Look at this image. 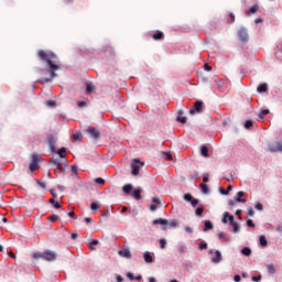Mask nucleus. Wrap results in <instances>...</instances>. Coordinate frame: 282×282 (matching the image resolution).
Segmentation results:
<instances>
[{"instance_id":"obj_46","label":"nucleus","mask_w":282,"mask_h":282,"mask_svg":"<svg viewBox=\"0 0 282 282\" xmlns=\"http://www.w3.org/2000/svg\"><path fill=\"white\" fill-rule=\"evenodd\" d=\"M160 246H161L162 250H164L166 248V239H161Z\"/></svg>"},{"instance_id":"obj_37","label":"nucleus","mask_w":282,"mask_h":282,"mask_svg":"<svg viewBox=\"0 0 282 282\" xmlns=\"http://www.w3.org/2000/svg\"><path fill=\"white\" fill-rule=\"evenodd\" d=\"M199 188L202 189V192L206 195L208 194V185L206 184H200Z\"/></svg>"},{"instance_id":"obj_34","label":"nucleus","mask_w":282,"mask_h":282,"mask_svg":"<svg viewBox=\"0 0 282 282\" xmlns=\"http://www.w3.org/2000/svg\"><path fill=\"white\" fill-rule=\"evenodd\" d=\"M195 215H197V217H202V215H204V207L196 208Z\"/></svg>"},{"instance_id":"obj_33","label":"nucleus","mask_w":282,"mask_h":282,"mask_svg":"<svg viewBox=\"0 0 282 282\" xmlns=\"http://www.w3.org/2000/svg\"><path fill=\"white\" fill-rule=\"evenodd\" d=\"M67 152V150L65 148H61L57 151V155H59V158H65V153Z\"/></svg>"},{"instance_id":"obj_9","label":"nucleus","mask_w":282,"mask_h":282,"mask_svg":"<svg viewBox=\"0 0 282 282\" xmlns=\"http://www.w3.org/2000/svg\"><path fill=\"white\" fill-rule=\"evenodd\" d=\"M86 133H88L93 140H100V131L94 127H88Z\"/></svg>"},{"instance_id":"obj_58","label":"nucleus","mask_w":282,"mask_h":282,"mask_svg":"<svg viewBox=\"0 0 282 282\" xmlns=\"http://www.w3.org/2000/svg\"><path fill=\"white\" fill-rule=\"evenodd\" d=\"M234 281H235V282L241 281V275L236 274V275L234 276Z\"/></svg>"},{"instance_id":"obj_3","label":"nucleus","mask_w":282,"mask_h":282,"mask_svg":"<svg viewBox=\"0 0 282 282\" xmlns=\"http://www.w3.org/2000/svg\"><path fill=\"white\" fill-rule=\"evenodd\" d=\"M39 162H41V155L32 154L31 163H30V166H29L31 172L39 171V169H41V165H39Z\"/></svg>"},{"instance_id":"obj_6","label":"nucleus","mask_w":282,"mask_h":282,"mask_svg":"<svg viewBox=\"0 0 282 282\" xmlns=\"http://www.w3.org/2000/svg\"><path fill=\"white\" fill-rule=\"evenodd\" d=\"M47 142L51 149V153H56V143L58 142V137L54 134H48Z\"/></svg>"},{"instance_id":"obj_52","label":"nucleus","mask_w":282,"mask_h":282,"mask_svg":"<svg viewBox=\"0 0 282 282\" xmlns=\"http://www.w3.org/2000/svg\"><path fill=\"white\" fill-rule=\"evenodd\" d=\"M256 209H257V210H263V204L257 203V204H256Z\"/></svg>"},{"instance_id":"obj_18","label":"nucleus","mask_w":282,"mask_h":282,"mask_svg":"<svg viewBox=\"0 0 282 282\" xmlns=\"http://www.w3.org/2000/svg\"><path fill=\"white\" fill-rule=\"evenodd\" d=\"M94 91H96V86H94V84L86 85V94H87V96H89L90 94H94Z\"/></svg>"},{"instance_id":"obj_41","label":"nucleus","mask_w":282,"mask_h":282,"mask_svg":"<svg viewBox=\"0 0 282 282\" xmlns=\"http://www.w3.org/2000/svg\"><path fill=\"white\" fill-rule=\"evenodd\" d=\"M95 184L104 185L105 184V178H102V177L95 178Z\"/></svg>"},{"instance_id":"obj_63","label":"nucleus","mask_w":282,"mask_h":282,"mask_svg":"<svg viewBox=\"0 0 282 282\" xmlns=\"http://www.w3.org/2000/svg\"><path fill=\"white\" fill-rule=\"evenodd\" d=\"M203 182H204V184L208 183V174H205L203 176Z\"/></svg>"},{"instance_id":"obj_20","label":"nucleus","mask_w":282,"mask_h":282,"mask_svg":"<svg viewBox=\"0 0 282 282\" xmlns=\"http://www.w3.org/2000/svg\"><path fill=\"white\" fill-rule=\"evenodd\" d=\"M258 11H259V6L254 4V6H252V7L247 11V15L250 17V14H257Z\"/></svg>"},{"instance_id":"obj_2","label":"nucleus","mask_w":282,"mask_h":282,"mask_svg":"<svg viewBox=\"0 0 282 282\" xmlns=\"http://www.w3.org/2000/svg\"><path fill=\"white\" fill-rule=\"evenodd\" d=\"M56 257L58 256L52 250H45L44 252L37 251L33 253V259H43L44 261L48 262L56 261Z\"/></svg>"},{"instance_id":"obj_25","label":"nucleus","mask_w":282,"mask_h":282,"mask_svg":"<svg viewBox=\"0 0 282 282\" xmlns=\"http://www.w3.org/2000/svg\"><path fill=\"white\" fill-rule=\"evenodd\" d=\"M230 217H232V215H230L228 212H226L221 219L223 224H228V219L230 220Z\"/></svg>"},{"instance_id":"obj_22","label":"nucleus","mask_w":282,"mask_h":282,"mask_svg":"<svg viewBox=\"0 0 282 282\" xmlns=\"http://www.w3.org/2000/svg\"><path fill=\"white\" fill-rule=\"evenodd\" d=\"M241 254L245 257H250L252 254V250L249 247H245L241 249Z\"/></svg>"},{"instance_id":"obj_42","label":"nucleus","mask_w":282,"mask_h":282,"mask_svg":"<svg viewBox=\"0 0 282 282\" xmlns=\"http://www.w3.org/2000/svg\"><path fill=\"white\" fill-rule=\"evenodd\" d=\"M170 228H177V220H171L170 223L167 221Z\"/></svg>"},{"instance_id":"obj_39","label":"nucleus","mask_w":282,"mask_h":282,"mask_svg":"<svg viewBox=\"0 0 282 282\" xmlns=\"http://www.w3.org/2000/svg\"><path fill=\"white\" fill-rule=\"evenodd\" d=\"M98 243H99L98 240H93V241L89 243L90 250H96V248H94V246H98Z\"/></svg>"},{"instance_id":"obj_36","label":"nucleus","mask_w":282,"mask_h":282,"mask_svg":"<svg viewBox=\"0 0 282 282\" xmlns=\"http://www.w3.org/2000/svg\"><path fill=\"white\" fill-rule=\"evenodd\" d=\"M47 219L48 221H52V223L58 221V215L53 214L52 216H48Z\"/></svg>"},{"instance_id":"obj_27","label":"nucleus","mask_w":282,"mask_h":282,"mask_svg":"<svg viewBox=\"0 0 282 282\" xmlns=\"http://www.w3.org/2000/svg\"><path fill=\"white\" fill-rule=\"evenodd\" d=\"M90 210H100V204L99 203H91L90 204Z\"/></svg>"},{"instance_id":"obj_53","label":"nucleus","mask_w":282,"mask_h":282,"mask_svg":"<svg viewBox=\"0 0 282 282\" xmlns=\"http://www.w3.org/2000/svg\"><path fill=\"white\" fill-rule=\"evenodd\" d=\"M150 210L152 213H155V210H158V205H155V204L150 205Z\"/></svg>"},{"instance_id":"obj_49","label":"nucleus","mask_w":282,"mask_h":282,"mask_svg":"<svg viewBox=\"0 0 282 282\" xmlns=\"http://www.w3.org/2000/svg\"><path fill=\"white\" fill-rule=\"evenodd\" d=\"M206 248H208V243H206V242L199 243V250H206Z\"/></svg>"},{"instance_id":"obj_38","label":"nucleus","mask_w":282,"mask_h":282,"mask_svg":"<svg viewBox=\"0 0 282 282\" xmlns=\"http://www.w3.org/2000/svg\"><path fill=\"white\" fill-rule=\"evenodd\" d=\"M83 139V133L82 132H76L73 134V140H82Z\"/></svg>"},{"instance_id":"obj_29","label":"nucleus","mask_w":282,"mask_h":282,"mask_svg":"<svg viewBox=\"0 0 282 282\" xmlns=\"http://www.w3.org/2000/svg\"><path fill=\"white\" fill-rule=\"evenodd\" d=\"M206 230H213V223H210V220L205 221L204 231L206 232Z\"/></svg>"},{"instance_id":"obj_57","label":"nucleus","mask_w":282,"mask_h":282,"mask_svg":"<svg viewBox=\"0 0 282 282\" xmlns=\"http://www.w3.org/2000/svg\"><path fill=\"white\" fill-rule=\"evenodd\" d=\"M127 276L130 279V281H133L135 279V276H133V273L128 272Z\"/></svg>"},{"instance_id":"obj_40","label":"nucleus","mask_w":282,"mask_h":282,"mask_svg":"<svg viewBox=\"0 0 282 282\" xmlns=\"http://www.w3.org/2000/svg\"><path fill=\"white\" fill-rule=\"evenodd\" d=\"M70 171H72L73 175H78V166L72 165Z\"/></svg>"},{"instance_id":"obj_64","label":"nucleus","mask_w":282,"mask_h":282,"mask_svg":"<svg viewBox=\"0 0 282 282\" xmlns=\"http://www.w3.org/2000/svg\"><path fill=\"white\" fill-rule=\"evenodd\" d=\"M123 279H122V275H117V282H122Z\"/></svg>"},{"instance_id":"obj_4","label":"nucleus","mask_w":282,"mask_h":282,"mask_svg":"<svg viewBox=\"0 0 282 282\" xmlns=\"http://www.w3.org/2000/svg\"><path fill=\"white\" fill-rule=\"evenodd\" d=\"M144 166V162H141L140 160L138 159H133L132 160V163H131V169H132V172L131 174L132 175H140V169Z\"/></svg>"},{"instance_id":"obj_31","label":"nucleus","mask_w":282,"mask_h":282,"mask_svg":"<svg viewBox=\"0 0 282 282\" xmlns=\"http://www.w3.org/2000/svg\"><path fill=\"white\" fill-rule=\"evenodd\" d=\"M50 204H53L54 208H61V203L56 202L54 198H50Z\"/></svg>"},{"instance_id":"obj_16","label":"nucleus","mask_w":282,"mask_h":282,"mask_svg":"<svg viewBox=\"0 0 282 282\" xmlns=\"http://www.w3.org/2000/svg\"><path fill=\"white\" fill-rule=\"evenodd\" d=\"M153 224H154V226H158L159 224L161 226H169V220L163 219V218H159V219H154Z\"/></svg>"},{"instance_id":"obj_35","label":"nucleus","mask_w":282,"mask_h":282,"mask_svg":"<svg viewBox=\"0 0 282 282\" xmlns=\"http://www.w3.org/2000/svg\"><path fill=\"white\" fill-rule=\"evenodd\" d=\"M268 113H270V110L263 109V110H261V112L259 113V118L263 119V118H265V116H268Z\"/></svg>"},{"instance_id":"obj_26","label":"nucleus","mask_w":282,"mask_h":282,"mask_svg":"<svg viewBox=\"0 0 282 282\" xmlns=\"http://www.w3.org/2000/svg\"><path fill=\"white\" fill-rule=\"evenodd\" d=\"M230 191H232V185H228V187L226 189L220 188L221 195H228V193H230Z\"/></svg>"},{"instance_id":"obj_5","label":"nucleus","mask_w":282,"mask_h":282,"mask_svg":"<svg viewBox=\"0 0 282 282\" xmlns=\"http://www.w3.org/2000/svg\"><path fill=\"white\" fill-rule=\"evenodd\" d=\"M204 111V101H195L192 109H189V115L195 116V113H202Z\"/></svg>"},{"instance_id":"obj_47","label":"nucleus","mask_w":282,"mask_h":282,"mask_svg":"<svg viewBox=\"0 0 282 282\" xmlns=\"http://www.w3.org/2000/svg\"><path fill=\"white\" fill-rule=\"evenodd\" d=\"M247 215L249 217H254V209H252V207L248 208Z\"/></svg>"},{"instance_id":"obj_15","label":"nucleus","mask_w":282,"mask_h":282,"mask_svg":"<svg viewBox=\"0 0 282 282\" xmlns=\"http://www.w3.org/2000/svg\"><path fill=\"white\" fill-rule=\"evenodd\" d=\"M133 197L137 200L142 199V187H139V188L134 189Z\"/></svg>"},{"instance_id":"obj_8","label":"nucleus","mask_w":282,"mask_h":282,"mask_svg":"<svg viewBox=\"0 0 282 282\" xmlns=\"http://www.w3.org/2000/svg\"><path fill=\"white\" fill-rule=\"evenodd\" d=\"M268 149L270 153H282V142L269 143Z\"/></svg>"},{"instance_id":"obj_30","label":"nucleus","mask_w":282,"mask_h":282,"mask_svg":"<svg viewBox=\"0 0 282 282\" xmlns=\"http://www.w3.org/2000/svg\"><path fill=\"white\" fill-rule=\"evenodd\" d=\"M259 241H260V246H263V247L268 246V240L265 239V236L263 235L260 236Z\"/></svg>"},{"instance_id":"obj_7","label":"nucleus","mask_w":282,"mask_h":282,"mask_svg":"<svg viewBox=\"0 0 282 282\" xmlns=\"http://www.w3.org/2000/svg\"><path fill=\"white\" fill-rule=\"evenodd\" d=\"M238 37L239 41H241V43H248V41L250 40V35L248 34V29L246 28H240L238 31Z\"/></svg>"},{"instance_id":"obj_43","label":"nucleus","mask_w":282,"mask_h":282,"mask_svg":"<svg viewBox=\"0 0 282 282\" xmlns=\"http://www.w3.org/2000/svg\"><path fill=\"white\" fill-rule=\"evenodd\" d=\"M252 124H253V121H252V120H247V121L245 122V129H250V127H252Z\"/></svg>"},{"instance_id":"obj_55","label":"nucleus","mask_w":282,"mask_h":282,"mask_svg":"<svg viewBox=\"0 0 282 282\" xmlns=\"http://www.w3.org/2000/svg\"><path fill=\"white\" fill-rule=\"evenodd\" d=\"M251 280L254 282H259V281H261V275H254L251 278Z\"/></svg>"},{"instance_id":"obj_19","label":"nucleus","mask_w":282,"mask_h":282,"mask_svg":"<svg viewBox=\"0 0 282 282\" xmlns=\"http://www.w3.org/2000/svg\"><path fill=\"white\" fill-rule=\"evenodd\" d=\"M237 195L238 196L236 198V202L241 203V204H246L247 200L245 198H241V197H243V195H246V193L240 191V192H238Z\"/></svg>"},{"instance_id":"obj_59","label":"nucleus","mask_w":282,"mask_h":282,"mask_svg":"<svg viewBox=\"0 0 282 282\" xmlns=\"http://www.w3.org/2000/svg\"><path fill=\"white\" fill-rule=\"evenodd\" d=\"M37 184L41 186V188H46L45 182L37 181Z\"/></svg>"},{"instance_id":"obj_13","label":"nucleus","mask_w":282,"mask_h":282,"mask_svg":"<svg viewBox=\"0 0 282 282\" xmlns=\"http://www.w3.org/2000/svg\"><path fill=\"white\" fill-rule=\"evenodd\" d=\"M52 163H53V166H55V169H57L62 173L65 172V169L63 167V163H61V161H58V159H53Z\"/></svg>"},{"instance_id":"obj_56","label":"nucleus","mask_w":282,"mask_h":282,"mask_svg":"<svg viewBox=\"0 0 282 282\" xmlns=\"http://www.w3.org/2000/svg\"><path fill=\"white\" fill-rule=\"evenodd\" d=\"M152 202H153V204H162V200H160L159 197H153Z\"/></svg>"},{"instance_id":"obj_12","label":"nucleus","mask_w":282,"mask_h":282,"mask_svg":"<svg viewBox=\"0 0 282 282\" xmlns=\"http://www.w3.org/2000/svg\"><path fill=\"white\" fill-rule=\"evenodd\" d=\"M153 41H164V32L155 31L152 35Z\"/></svg>"},{"instance_id":"obj_48","label":"nucleus","mask_w":282,"mask_h":282,"mask_svg":"<svg viewBox=\"0 0 282 282\" xmlns=\"http://www.w3.org/2000/svg\"><path fill=\"white\" fill-rule=\"evenodd\" d=\"M247 226H248V228H254V221H252V219H248Z\"/></svg>"},{"instance_id":"obj_51","label":"nucleus","mask_w":282,"mask_h":282,"mask_svg":"<svg viewBox=\"0 0 282 282\" xmlns=\"http://www.w3.org/2000/svg\"><path fill=\"white\" fill-rule=\"evenodd\" d=\"M178 122H181L182 124H186V117H177Z\"/></svg>"},{"instance_id":"obj_14","label":"nucleus","mask_w":282,"mask_h":282,"mask_svg":"<svg viewBox=\"0 0 282 282\" xmlns=\"http://www.w3.org/2000/svg\"><path fill=\"white\" fill-rule=\"evenodd\" d=\"M212 263H221V252L219 250L215 251V257L212 258Z\"/></svg>"},{"instance_id":"obj_54","label":"nucleus","mask_w":282,"mask_h":282,"mask_svg":"<svg viewBox=\"0 0 282 282\" xmlns=\"http://www.w3.org/2000/svg\"><path fill=\"white\" fill-rule=\"evenodd\" d=\"M204 69H205L206 72H213V67H212L210 65H208V64H205V65H204Z\"/></svg>"},{"instance_id":"obj_28","label":"nucleus","mask_w":282,"mask_h":282,"mask_svg":"<svg viewBox=\"0 0 282 282\" xmlns=\"http://www.w3.org/2000/svg\"><path fill=\"white\" fill-rule=\"evenodd\" d=\"M267 270L269 274H274L276 272V269L274 268V264L267 265Z\"/></svg>"},{"instance_id":"obj_44","label":"nucleus","mask_w":282,"mask_h":282,"mask_svg":"<svg viewBox=\"0 0 282 282\" xmlns=\"http://www.w3.org/2000/svg\"><path fill=\"white\" fill-rule=\"evenodd\" d=\"M184 199H185V202H192V199H193V195H191V194H184Z\"/></svg>"},{"instance_id":"obj_32","label":"nucleus","mask_w":282,"mask_h":282,"mask_svg":"<svg viewBox=\"0 0 282 282\" xmlns=\"http://www.w3.org/2000/svg\"><path fill=\"white\" fill-rule=\"evenodd\" d=\"M163 155L167 162H173V155L169 152H163Z\"/></svg>"},{"instance_id":"obj_61","label":"nucleus","mask_w":282,"mask_h":282,"mask_svg":"<svg viewBox=\"0 0 282 282\" xmlns=\"http://www.w3.org/2000/svg\"><path fill=\"white\" fill-rule=\"evenodd\" d=\"M219 239H226V232L221 231L218 235Z\"/></svg>"},{"instance_id":"obj_62","label":"nucleus","mask_w":282,"mask_h":282,"mask_svg":"<svg viewBox=\"0 0 282 282\" xmlns=\"http://www.w3.org/2000/svg\"><path fill=\"white\" fill-rule=\"evenodd\" d=\"M185 231L188 232L189 235H193V228L191 227H185Z\"/></svg>"},{"instance_id":"obj_1","label":"nucleus","mask_w":282,"mask_h":282,"mask_svg":"<svg viewBox=\"0 0 282 282\" xmlns=\"http://www.w3.org/2000/svg\"><path fill=\"white\" fill-rule=\"evenodd\" d=\"M40 61L46 63L48 68H40V75L42 76L39 83L45 85V83H52L56 78V72L61 69V59L52 51L40 50L37 52Z\"/></svg>"},{"instance_id":"obj_10","label":"nucleus","mask_w":282,"mask_h":282,"mask_svg":"<svg viewBox=\"0 0 282 282\" xmlns=\"http://www.w3.org/2000/svg\"><path fill=\"white\" fill-rule=\"evenodd\" d=\"M118 254L123 259H131V257H133L129 248H122L121 250L118 251Z\"/></svg>"},{"instance_id":"obj_60","label":"nucleus","mask_w":282,"mask_h":282,"mask_svg":"<svg viewBox=\"0 0 282 282\" xmlns=\"http://www.w3.org/2000/svg\"><path fill=\"white\" fill-rule=\"evenodd\" d=\"M77 106H78V107H87V102H85V101H78Z\"/></svg>"},{"instance_id":"obj_23","label":"nucleus","mask_w":282,"mask_h":282,"mask_svg":"<svg viewBox=\"0 0 282 282\" xmlns=\"http://www.w3.org/2000/svg\"><path fill=\"white\" fill-rule=\"evenodd\" d=\"M200 155H203V158H209L208 148L206 145H202Z\"/></svg>"},{"instance_id":"obj_24","label":"nucleus","mask_w":282,"mask_h":282,"mask_svg":"<svg viewBox=\"0 0 282 282\" xmlns=\"http://www.w3.org/2000/svg\"><path fill=\"white\" fill-rule=\"evenodd\" d=\"M143 257H144L145 263H153V257L151 256L150 252H145V253L143 254Z\"/></svg>"},{"instance_id":"obj_17","label":"nucleus","mask_w":282,"mask_h":282,"mask_svg":"<svg viewBox=\"0 0 282 282\" xmlns=\"http://www.w3.org/2000/svg\"><path fill=\"white\" fill-rule=\"evenodd\" d=\"M123 193H126V195H130L131 191H133V185L132 184H126L122 187Z\"/></svg>"},{"instance_id":"obj_50","label":"nucleus","mask_w":282,"mask_h":282,"mask_svg":"<svg viewBox=\"0 0 282 282\" xmlns=\"http://www.w3.org/2000/svg\"><path fill=\"white\" fill-rule=\"evenodd\" d=\"M46 105H47V107H56V101L48 100V101H46Z\"/></svg>"},{"instance_id":"obj_11","label":"nucleus","mask_w":282,"mask_h":282,"mask_svg":"<svg viewBox=\"0 0 282 282\" xmlns=\"http://www.w3.org/2000/svg\"><path fill=\"white\" fill-rule=\"evenodd\" d=\"M229 224L234 228V232H239V223L235 221V216H229Z\"/></svg>"},{"instance_id":"obj_45","label":"nucleus","mask_w":282,"mask_h":282,"mask_svg":"<svg viewBox=\"0 0 282 282\" xmlns=\"http://www.w3.org/2000/svg\"><path fill=\"white\" fill-rule=\"evenodd\" d=\"M191 205L195 208L197 206V204H199V200L197 198H192Z\"/></svg>"},{"instance_id":"obj_21","label":"nucleus","mask_w":282,"mask_h":282,"mask_svg":"<svg viewBox=\"0 0 282 282\" xmlns=\"http://www.w3.org/2000/svg\"><path fill=\"white\" fill-rule=\"evenodd\" d=\"M257 91L259 94H263V93L268 91V84L264 83V84H261L260 86H258Z\"/></svg>"}]
</instances>
